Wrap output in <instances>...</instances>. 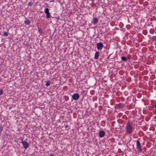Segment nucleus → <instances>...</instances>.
Instances as JSON below:
<instances>
[{
  "label": "nucleus",
  "mask_w": 156,
  "mask_h": 156,
  "mask_svg": "<svg viewBox=\"0 0 156 156\" xmlns=\"http://www.w3.org/2000/svg\"><path fill=\"white\" fill-rule=\"evenodd\" d=\"M121 59L122 60L126 61L127 60V58L124 56H122L121 57Z\"/></svg>",
  "instance_id": "9b49d317"
},
{
  "label": "nucleus",
  "mask_w": 156,
  "mask_h": 156,
  "mask_svg": "<svg viewBox=\"0 0 156 156\" xmlns=\"http://www.w3.org/2000/svg\"><path fill=\"white\" fill-rule=\"evenodd\" d=\"M105 132L103 130L100 131L99 133V135L100 137H102L105 135Z\"/></svg>",
  "instance_id": "0eeeda50"
},
{
  "label": "nucleus",
  "mask_w": 156,
  "mask_h": 156,
  "mask_svg": "<svg viewBox=\"0 0 156 156\" xmlns=\"http://www.w3.org/2000/svg\"><path fill=\"white\" fill-rule=\"evenodd\" d=\"M50 156H54V155L53 154H51L50 155Z\"/></svg>",
  "instance_id": "412c9836"
},
{
  "label": "nucleus",
  "mask_w": 156,
  "mask_h": 156,
  "mask_svg": "<svg viewBox=\"0 0 156 156\" xmlns=\"http://www.w3.org/2000/svg\"><path fill=\"white\" fill-rule=\"evenodd\" d=\"M23 140V137H21V141H25L24 140Z\"/></svg>",
  "instance_id": "aec40b11"
},
{
  "label": "nucleus",
  "mask_w": 156,
  "mask_h": 156,
  "mask_svg": "<svg viewBox=\"0 0 156 156\" xmlns=\"http://www.w3.org/2000/svg\"><path fill=\"white\" fill-rule=\"evenodd\" d=\"M8 33L6 31H4V34L3 35L4 36L6 37L8 36Z\"/></svg>",
  "instance_id": "ddd939ff"
},
{
  "label": "nucleus",
  "mask_w": 156,
  "mask_h": 156,
  "mask_svg": "<svg viewBox=\"0 0 156 156\" xmlns=\"http://www.w3.org/2000/svg\"><path fill=\"white\" fill-rule=\"evenodd\" d=\"M80 98V96L78 93H75L72 96V99L75 101L77 100Z\"/></svg>",
  "instance_id": "f03ea898"
},
{
  "label": "nucleus",
  "mask_w": 156,
  "mask_h": 156,
  "mask_svg": "<svg viewBox=\"0 0 156 156\" xmlns=\"http://www.w3.org/2000/svg\"><path fill=\"white\" fill-rule=\"evenodd\" d=\"M126 129L127 132L129 133H130L133 132V128L130 122L129 121L127 123L126 126Z\"/></svg>",
  "instance_id": "f257e3e1"
},
{
  "label": "nucleus",
  "mask_w": 156,
  "mask_h": 156,
  "mask_svg": "<svg viewBox=\"0 0 156 156\" xmlns=\"http://www.w3.org/2000/svg\"><path fill=\"white\" fill-rule=\"evenodd\" d=\"M2 129H3V127L2 126H0V133H1Z\"/></svg>",
  "instance_id": "f3484780"
},
{
  "label": "nucleus",
  "mask_w": 156,
  "mask_h": 156,
  "mask_svg": "<svg viewBox=\"0 0 156 156\" xmlns=\"http://www.w3.org/2000/svg\"><path fill=\"white\" fill-rule=\"evenodd\" d=\"M98 19L97 18L94 17L93 19V24H96L98 23Z\"/></svg>",
  "instance_id": "1a4fd4ad"
},
{
  "label": "nucleus",
  "mask_w": 156,
  "mask_h": 156,
  "mask_svg": "<svg viewBox=\"0 0 156 156\" xmlns=\"http://www.w3.org/2000/svg\"><path fill=\"white\" fill-rule=\"evenodd\" d=\"M50 81H47L45 85L47 87L49 86L50 84Z\"/></svg>",
  "instance_id": "f8f14e48"
},
{
  "label": "nucleus",
  "mask_w": 156,
  "mask_h": 156,
  "mask_svg": "<svg viewBox=\"0 0 156 156\" xmlns=\"http://www.w3.org/2000/svg\"><path fill=\"white\" fill-rule=\"evenodd\" d=\"M100 53L98 51H97L95 52L94 58L95 59H98L99 55Z\"/></svg>",
  "instance_id": "6e6552de"
},
{
  "label": "nucleus",
  "mask_w": 156,
  "mask_h": 156,
  "mask_svg": "<svg viewBox=\"0 0 156 156\" xmlns=\"http://www.w3.org/2000/svg\"><path fill=\"white\" fill-rule=\"evenodd\" d=\"M24 23L28 25H30V22L29 20H25L24 21Z\"/></svg>",
  "instance_id": "9d476101"
},
{
  "label": "nucleus",
  "mask_w": 156,
  "mask_h": 156,
  "mask_svg": "<svg viewBox=\"0 0 156 156\" xmlns=\"http://www.w3.org/2000/svg\"><path fill=\"white\" fill-rule=\"evenodd\" d=\"M136 146L137 149L138 150L140 151L141 152L142 151V149L141 147L140 142L138 140H137L136 141Z\"/></svg>",
  "instance_id": "7ed1b4c3"
},
{
  "label": "nucleus",
  "mask_w": 156,
  "mask_h": 156,
  "mask_svg": "<svg viewBox=\"0 0 156 156\" xmlns=\"http://www.w3.org/2000/svg\"><path fill=\"white\" fill-rule=\"evenodd\" d=\"M44 12H45V13L47 14L46 15V17L47 19H48L50 16V14L49 12V11L48 8H46L44 10Z\"/></svg>",
  "instance_id": "39448f33"
},
{
  "label": "nucleus",
  "mask_w": 156,
  "mask_h": 156,
  "mask_svg": "<svg viewBox=\"0 0 156 156\" xmlns=\"http://www.w3.org/2000/svg\"><path fill=\"white\" fill-rule=\"evenodd\" d=\"M33 4L31 2H30L28 4V5L31 6L33 5Z\"/></svg>",
  "instance_id": "a211bd4d"
},
{
  "label": "nucleus",
  "mask_w": 156,
  "mask_h": 156,
  "mask_svg": "<svg viewBox=\"0 0 156 156\" xmlns=\"http://www.w3.org/2000/svg\"><path fill=\"white\" fill-rule=\"evenodd\" d=\"M1 65H2V64H0V69H1Z\"/></svg>",
  "instance_id": "4be33fe9"
},
{
  "label": "nucleus",
  "mask_w": 156,
  "mask_h": 156,
  "mask_svg": "<svg viewBox=\"0 0 156 156\" xmlns=\"http://www.w3.org/2000/svg\"><path fill=\"white\" fill-rule=\"evenodd\" d=\"M118 106L122 108L124 107V105L120 103L118 105Z\"/></svg>",
  "instance_id": "4468645a"
},
{
  "label": "nucleus",
  "mask_w": 156,
  "mask_h": 156,
  "mask_svg": "<svg viewBox=\"0 0 156 156\" xmlns=\"http://www.w3.org/2000/svg\"><path fill=\"white\" fill-rule=\"evenodd\" d=\"M21 143L22 144L23 147L26 150L29 146L28 143L26 141H22L21 142Z\"/></svg>",
  "instance_id": "20e7f679"
},
{
  "label": "nucleus",
  "mask_w": 156,
  "mask_h": 156,
  "mask_svg": "<svg viewBox=\"0 0 156 156\" xmlns=\"http://www.w3.org/2000/svg\"><path fill=\"white\" fill-rule=\"evenodd\" d=\"M69 127V126L68 125H65V128L66 129L67 128H68Z\"/></svg>",
  "instance_id": "6ab92c4d"
},
{
  "label": "nucleus",
  "mask_w": 156,
  "mask_h": 156,
  "mask_svg": "<svg viewBox=\"0 0 156 156\" xmlns=\"http://www.w3.org/2000/svg\"><path fill=\"white\" fill-rule=\"evenodd\" d=\"M38 31L40 34L42 32L41 29L39 27H38Z\"/></svg>",
  "instance_id": "2eb2a0df"
},
{
  "label": "nucleus",
  "mask_w": 156,
  "mask_h": 156,
  "mask_svg": "<svg viewBox=\"0 0 156 156\" xmlns=\"http://www.w3.org/2000/svg\"><path fill=\"white\" fill-rule=\"evenodd\" d=\"M87 156H89V155H87Z\"/></svg>",
  "instance_id": "5701e85b"
},
{
  "label": "nucleus",
  "mask_w": 156,
  "mask_h": 156,
  "mask_svg": "<svg viewBox=\"0 0 156 156\" xmlns=\"http://www.w3.org/2000/svg\"><path fill=\"white\" fill-rule=\"evenodd\" d=\"M97 45V49L98 50H101L103 47V45L102 43H98Z\"/></svg>",
  "instance_id": "423d86ee"
},
{
  "label": "nucleus",
  "mask_w": 156,
  "mask_h": 156,
  "mask_svg": "<svg viewBox=\"0 0 156 156\" xmlns=\"http://www.w3.org/2000/svg\"><path fill=\"white\" fill-rule=\"evenodd\" d=\"M3 91L2 89H0V95H1L3 94Z\"/></svg>",
  "instance_id": "dca6fc26"
}]
</instances>
